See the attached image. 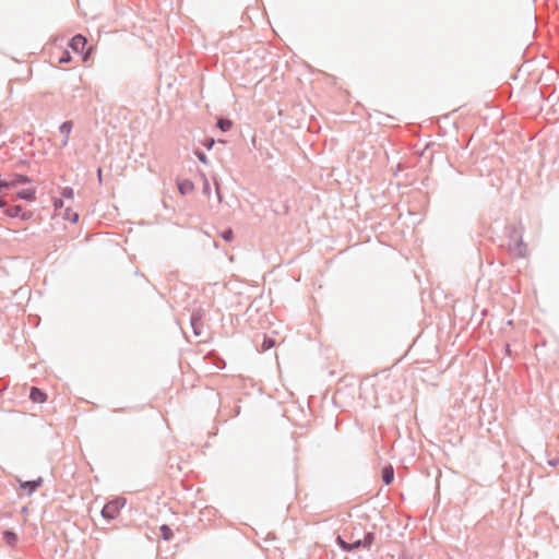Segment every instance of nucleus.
<instances>
[{"mask_svg": "<svg viewBox=\"0 0 559 559\" xmlns=\"http://www.w3.org/2000/svg\"><path fill=\"white\" fill-rule=\"evenodd\" d=\"M126 503V498L118 497L104 506L102 515L107 520H115L120 514V511Z\"/></svg>", "mask_w": 559, "mask_h": 559, "instance_id": "obj_1", "label": "nucleus"}, {"mask_svg": "<svg viewBox=\"0 0 559 559\" xmlns=\"http://www.w3.org/2000/svg\"><path fill=\"white\" fill-rule=\"evenodd\" d=\"M86 44H87V40L84 36L82 35H75L71 41H70V47L73 51L78 52V53H83L84 52V49L86 47Z\"/></svg>", "mask_w": 559, "mask_h": 559, "instance_id": "obj_2", "label": "nucleus"}, {"mask_svg": "<svg viewBox=\"0 0 559 559\" xmlns=\"http://www.w3.org/2000/svg\"><path fill=\"white\" fill-rule=\"evenodd\" d=\"M29 399L34 403H45L47 401V394L36 386L31 388Z\"/></svg>", "mask_w": 559, "mask_h": 559, "instance_id": "obj_3", "label": "nucleus"}, {"mask_svg": "<svg viewBox=\"0 0 559 559\" xmlns=\"http://www.w3.org/2000/svg\"><path fill=\"white\" fill-rule=\"evenodd\" d=\"M35 194H36L35 188H26V189H23L20 192H17L16 197L22 200L34 201Z\"/></svg>", "mask_w": 559, "mask_h": 559, "instance_id": "obj_4", "label": "nucleus"}, {"mask_svg": "<svg viewBox=\"0 0 559 559\" xmlns=\"http://www.w3.org/2000/svg\"><path fill=\"white\" fill-rule=\"evenodd\" d=\"M7 181L10 188H14L19 185L31 182V179L24 175H16L11 180Z\"/></svg>", "mask_w": 559, "mask_h": 559, "instance_id": "obj_5", "label": "nucleus"}, {"mask_svg": "<svg viewBox=\"0 0 559 559\" xmlns=\"http://www.w3.org/2000/svg\"><path fill=\"white\" fill-rule=\"evenodd\" d=\"M40 485H41V478H38L37 480L21 483V488L28 489V491L32 492V491L36 490L37 487H39Z\"/></svg>", "mask_w": 559, "mask_h": 559, "instance_id": "obj_6", "label": "nucleus"}, {"mask_svg": "<svg viewBox=\"0 0 559 559\" xmlns=\"http://www.w3.org/2000/svg\"><path fill=\"white\" fill-rule=\"evenodd\" d=\"M393 476H394V472H393V467L392 466H386V467L383 468V471H382V479H383V481L386 485L392 483Z\"/></svg>", "mask_w": 559, "mask_h": 559, "instance_id": "obj_7", "label": "nucleus"}, {"mask_svg": "<svg viewBox=\"0 0 559 559\" xmlns=\"http://www.w3.org/2000/svg\"><path fill=\"white\" fill-rule=\"evenodd\" d=\"M3 540L7 545L13 546L16 543L17 537L13 532L5 531L3 532Z\"/></svg>", "mask_w": 559, "mask_h": 559, "instance_id": "obj_8", "label": "nucleus"}, {"mask_svg": "<svg viewBox=\"0 0 559 559\" xmlns=\"http://www.w3.org/2000/svg\"><path fill=\"white\" fill-rule=\"evenodd\" d=\"M178 189L181 194H186L188 192H191L193 190V183L189 180H185L179 183Z\"/></svg>", "mask_w": 559, "mask_h": 559, "instance_id": "obj_9", "label": "nucleus"}, {"mask_svg": "<svg viewBox=\"0 0 559 559\" xmlns=\"http://www.w3.org/2000/svg\"><path fill=\"white\" fill-rule=\"evenodd\" d=\"M63 217L71 223H76L79 219V214L71 209L67 207L63 213Z\"/></svg>", "mask_w": 559, "mask_h": 559, "instance_id": "obj_10", "label": "nucleus"}, {"mask_svg": "<svg viewBox=\"0 0 559 559\" xmlns=\"http://www.w3.org/2000/svg\"><path fill=\"white\" fill-rule=\"evenodd\" d=\"M71 130H72V123H71L70 121H66V122H63V123L60 126V132H61L62 134H64L66 140H68V138H69V134H70ZM64 143H67V141H64Z\"/></svg>", "mask_w": 559, "mask_h": 559, "instance_id": "obj_11", "label": "nucleus"}, {"mask_svg": "<svg viewBox=\"0 0 559 559\" xmlns=\"http://www.w3.org/2000/svg\"><path fill=\"white\" fill-rule=\"evenodd\" d=\"M160 535L165 540H169L173 537V532L169 526L162 525L160 528Z\"/></svg>", "mask_w": 559, "mask_h": 559, "instance_id": "obj_12", "label": "nucleus"}, {"mask_svg": "<svg viewBox=\"0 0 559 559\" xmlns=\"http://www.w3.org/2000/svg\"><path fill=\"white\" fill-rule=\"evenodd\" d=\"M217 126L222 131H228L231 128L233 123L230 120L221 119L218 120Z\"/></svg>", "mask_w": 559, "mask_h": 559, "instance_id": "obj_13", "label": "nucleus"}, {"mask_svg": "<svg viewBox=\"0 0 559 559\" xmlns=\"http://www.w3.org/2000/svg\"><path fill=\"white\" fill-rule=\"evenodd\" d=\"M275 345V342L270 337H264V341L262 343V349L267 350L272 348Z\"/></svg>", "mask_w": 559, "mask_h": 559, "instance_id": "obj_14", "label": "nucleus"}, {"mask_svg": "<svg viewBox=\"0 0 559 559\" xmlns=\"http://www.w3.org/2000/svg\"><path fill=\"white\" fill-rule=\"evenodd\" d=\"M337 544L342 547L343 550L345 551H350L353 550V546H350V544L346 543L345 540H343L341 537H337Z\"/></svg>", "mask_w": 559, "mask_h": 559, "instance_id": "obj_15", "label": "nucleus"}, {"mask_svg": "<svg viewBox=\"0 0 559 559\" xmlns=\"http://www.w3.org/2000/svg\"><path fill=\"white\" fill-rule=\"evenodd\" d=\"M373 542V534L372 533H367V535L365 536V539H364V547H369Z\"/></svg>", "mask_w": 559, "mask_h": 559, "instance_id": "obj_16", "label": "nucleus"}, {"mask_svg": "<svg viewBox=\"0 0 559 559\" xmlns=\"http://www.w3.org/2000/svg\"><path fill=\"white\" fill-rule=\"evenodd\" d=\"M222 237H223V239H225L226 241H231V240H233V237H234L233 230H231V229H227V230L223 231V233H222Z\"/></svg>", "mask_w": 559, "mask_h": 559, "instance_id": "obj_17", "label": "nucleus"}, {"mask_svg": "<svg viewBox=\"0 0 559 559\" xmlns=\"http://www.w3.org/2000/svg\"><path fill=\"white\" fill-rule=\"evenodd\" d=\"M21 210L22 209L20 206H13L12 209L9 210V215L12 217L17 216Z\"/></svg>", "mask_w": 559, "mask_h": 559, "instance_id": "obj_18", "label": "nucleus"}, {"mask_svg": "<svg viewBox=\"0 0 559 559\" xmlns=\"http://www.w3.org/2000/svg\"><path fill=\"white\" fill-rule=\"evenodd\" d=\"M71 61V56L68 51H64L63 52V56L60 58L59 62L60 63H66V62H70Z\"/></svg>", "mask_w": 559, "mask_h": 559, "instance_id": "obj_19", "label": "nucleus"}, {"mask_svg": "<svg viewBox=\"0 0 559 559\" xmlns=\"http://www.w3.org/2000/svg\"><path fill=\"white\" fill-rule=\"evenodd\" d=\"M62 195H63V197H66V198H68V199H72V198H73V190H72V189L67 188V189H64V190L62 191Z\"/></svg>", "mask_w": 559, "mask_h": 559, "instance_id": "obj_20", "label": "nucleus"}, {"mask_svg": "<svg viewBox=\"0 0 559 559\" xmlns=\"http://www.w3.org/2000/svg\"><path fill=\"white\" fill-rule=\"evenodd\" d=\"M350 546H353V549L359 548L360 546H364V540H356L353 544H350Z\"/></svg>", "mask_w": 559, "mask_h": 559, "instance_id": "obj_21", "label": "nucleus"}, {"mask_svg": "<svg viewBox=\"0 0 559 559\" xmlns=\"http://www.w3.org/2000/svg\"><path fill=\"white\" fill-rule=\"evenodd\" d=\"M198 158L200 159L201 163L203 164H206L207 163V159H206V156L203 154V153H198Z\"/></svg>", "mask_w": 559, "mask_h": 559, "instance_id": "obj_22", "label": "nucleus"}, {"mask_svg": "<svg viewBox=\"0 0 559 559\" xmlns=\"http://www.w3.org/2000/svg\"><path fill=\"white\" fill-rule=\"evenodd\" d=\"M213 145H214V140L213 139L207 140L206 143H205V146L209 150H211L213 147Z\"/></svg>", "mask_w": 559, "mask_h": 559, "instance_id": "obj_23", "label": "nucleus"}, {"mask_svg": "<svg viewBox=\"0 0 559 559\" xmlns=\"http://www.w3.org/2000/svg\"><path fill=\"white\" fill-rule=\"evenodd\" d=\"M63 206V201L62 200H56L55 201V207L56 209H59V207H62Z\"/></svg>", "mask_w": 559, "mask_h": 559, "instance_id": "obj_24", "label": "nucleus"}, {"mask_svg": "<svg viewBox=\"0 0 559 559\" xmlns=\"http://www.w3.org/2000/svg\"><path fill=\"white\" fill-rule=\"evenodd\" d=\"M10 188L7 180H0V189Z\"/></svg>", "mask_w": 559, "mask_h": 559, "instance_id": "obj_25", "label": "nucleus"}, {"mask_svg": "<svg viewBox=\"0 0 559 559\" xmlns=\"http://www.w3.org/2000/svg\"><path fill=\"white\" fill-rule=\"evenodd\" d=\"M90 53H91V48L85 52L83 60H87V58L90 57Z\"/></svg>", "mask_w": 559, "mask_h": 559, "instance_id": "obj_26", "label": "nucleus"}, {"mask_svg": "<svg viewBox=\"0 0 559 559\" xmlns=\"http://www.w3.org/2000/svg\"><path fill=\"white\" fill-rule=\"evenodd\" d=\"M5 204H7V203H5V201H4V200H2V199H0V207L5 206Z\"/></svg>", "mask_w": 559, "mask_h": 559, "instance_id": "obj_27", "label": "nucleus"}, {"mask_svg": "<svg viewBox=\"0 0 559 559\" xmlns=\"http://www.w3.org/2000/svg\"><path fill=\"white\" fill-rule=\"evenodd\" d=\"M98 177L99 178L102 177V170L100 169L98 170Z\"/></svg>", "mask_w": 559, "mask_h": 559, "instance_id": "obj_28", "label": "nucleus"}]
</instances>
